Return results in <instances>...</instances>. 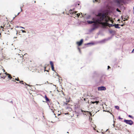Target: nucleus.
<instances>
[{"label": "nucleus", "mask_w": 134, "mask_h": 134, "mask_svg": "<svg viewBox=\"0 0 134 134\" xmlns=\"http://www.w3.org/2000/svg\"><path fill=\"white\" fill-rule=\"evenodd\" d=\"M96 16L98 17L97 18V28L99 26V24L102 25L104 27L107 26L108 23L109 21L113 23V21L109 19L105 13H99Z\"/></svg>", "instance_id": "1"}, {"label": "nucleus", "mask_w": 134, "mask_h": 134, "mask_svg": "<svg viewBox=\"0 0 134 134\" xmlns=\"http://www.w3.org/2000/svg\"><path fill=\"white\" fill-rule=\"evenodd\" d=\"M92 21H88L87 22L89 24H92L93 23V28L92 29L93 30H94L95 29L97 28V18H92Z\"/></svg>", "instance_id": "2"}, {"label": "nucleus", "mask_w": 134, "mask_h": 134, "mask_svg": "<svg viewBox=\"0 0 134 134\" xmlns=\"http://www.w3.org/2000/svg\"><path fill=\"white\" fill-rule=\"evenodd\" d=\"M124 121L126 124H129L130 125H132L133 123V122L131 120H124Z\"/></svg>", "instance_id": "3"}, {"label": "nucleus", "mask_w": 134, "mask_h": 134, "mask_svg": "<svg viewBox=\"0 0 134 134\" xmlns=\"http://www.w3.org/2000/svg\"><path fill=\"white\" fill-rule=\"evenodd\" d=\"M98 91H102V90H106V88L104 86H101L99 87L98 88Z\"/></svg>", "instance_id": "4"}, {"label": "nucleus", "mask_w": 134, "mask_h": 134, "mask_svg": "<svg viewBox=\"0 0 134 134\" xmlns=\"http://www.w3.org/2000/svg\"><path fill=\"white\" fill-rule=\"evenodd\" d=\"M83 42V39H81L80 41L77 42H76V44L78 46H80L81 45Z\"/></svg>", "instance_id": "5"}, {"label": "nucleus", "mask_w": 134, "mask_h": 134, "mask_svg": "<svg viewBox=\"0 0 134 134\" xmlns=\"http://www.w3.org/2000/svg\"><path fill=\"white\" fill-rule=\"evenodd\" d=\"M50 64L51 65L52 69L53 71H55L54 70V64L53 62L51 61H50Z\"/></svg>", "instance_id": "6"}, {"label": "nucleus", "mask_w": 134, "mask_h": 134, "mask_svg": "<svg viewBox=\"0 0 134 134\" xmlns=\"http://www.w3.org/2000/svg\"><path fill=\"white\" fill-rule=\"evenodd\" d=\"M7 26H5V25H4L3 26H1L0 27V30L4 31V29H6V27Z\"/></svg>", "instance_id": "7"}, {"label": "nucleus", "mask_w": 134, "mask_h": 134, "mask_svg": "<svg viewBox=\"0 0 134 134\" xmlns=\"http://www.w3.org/2000/svg\"><path fill=\"white\" fill-rule=\"evenodd\" d=\"M122 0H115V2L119 5H120V3L122 2Z\"/></svg>", "instance_id": "8"}, {"label": "nucleus", "mask_w": 134, "mask_h": 134, "mask_svg": "<svg viewBox=\"0 0 134 134\" xmlns=\"http://www.w3.org/2000/svg\"><path fill=\"white\" fill-rule=\"evenodd\" d=\"M72 11L71 9H70V10L69 11V13L72 15H73L74 13L76 14L77 12H72Z\"/></svg>", "instance_id": "9"}, {"label": "nucleus", "mask_w": 134, "mask_h": 134, "mask_svg": "<svg viewBox=\"0 0 134 134\" xmlns=\"http://www.w3.org/2000/svg\"><path fill=\"white\" fill-rule=\"evenodd\" d=\"M120 25L119 24H115L114 25V26H115V27L116 28H119V29L120 28V27H119V26Z\"/></svg>", "instance_id": "10"}, {"label": "nucleus", "mask_w": 134, "mask_h": 134, "mask_svg": "<svg viewBox=\"0 0 134 134\" xmlns=\"http://www.w3.org/2000/svg\"><path fill=\"white\" fill-rule=\"evenodd\" d=\"M44 98H45L46 102H47L49 101V99L47 98L46 95H45V96Z\"/></svg>", "instance_id": "11"}, {"label": "nucleus", "mask_w": 134, "mask_h": 134, "mask_svg": "<svg viewBox=\"0 0 134 134\" xmlns=\"http://www.w3.org/2000/svg\"><path fill=\"white\" fill-rule=\"evenodd\" d=\"M107 26H108L109 27H113L114 26V25L112 24H110L108 23Z\"/></svg>", "instance_id": "12"}, {"label": "nucleus", "mask_w": 134, "mask_h": 134, "mask_svg": "<svg viewBox=\"0 0 134 134\" xmlns=\"http://www.w3.org/2000/svg\"><path fill=\"white\" fill-rule=\"evenodd\" d=\"M16 80H17V81H19V83H20L21 82H23V81H20L19 80V79L18 77L17 78H15V81Z\"/></svg>", "instance_id": "13"}, {"label": "nucleus", "mask_w": 134, "mask_h": 134, "mask_svg": "<svg viewBox=\"0 0 134 134\" xmlns=\"http://www.w3.org/2000/svg\"><path fill=\"white\" fill-rule=\"evenodd\" d=\"M7 75H8V78H9L10 80V79L12 77L11 75L9 74Z\"/></svg>", "instance_id": "14"}, {"label": "nucleus", "mask_w": 134, "mask_h": 134, "mask_svg": "<svg viewBox=\"0 0 134 134\" xmlns=\"http://www.w3.org/2000/svg\"><path fill=\"white\" fill-rule=\"evenodd\" d=\"M128 117H130V118H132V119H134V117L133 116H132L131 115H128Z\"/></svg>", "instance_id": "15"}, {"label": "nucleus", "mask_w": 134, "mask_h": 134, "mask_svg": "<svg viewBox=\"0 0 134 134\" xmlns=\"http://www.w3.org/2000/svg\"><path fill=\"white\" fill-rule=\"evenodd\" d=\"M10 80H11L12 81H15V79H14L12 77H11V78L10 79Z\"/></svg>", "instance_id": "16"}, {"label": "nucleus", "mask_w": 134, "mask_h": 134, "mask_svg": "<svg viewBox=\"0 0 134 134\" xmlns=\"http://www.w3.org/2000/svg\"><path fill=\"white\" fill-rule=\"evenodd\" d=\"M83 99H84V101L86 100L88 102L89 101V100H87V98H84Z\"/></svg>", "instance_id": "17"}, {"label": "nucleus", "mask_w": 134, "mask_h": 134, "mask_svg": "<svg viewBox=\"0 0 134 134\" xmlns=\"http://www.w3.org/2000/svg\"><path fill=\"white\" fill-rule=\"evenodd\" d=\"M115 107L117 109H119V107L118 106H115Z\"/></svg>", "instance_id": "18"}, {"label": "nucleus", "mask_w": 134, "mask_h": 134, "mask_svg": "<svg viewBox=\"0 0 134 134\" xmlns=\"http://www.w3.org/2000/svg\"><path fill=\"white\" fill-rule=\"evenodd\" d=\"M99 102V101H96L95 102V103H96L97 105Z\"/></svg>", "instance_id": "19"}, {"label": "nucleus", "mask_w": 134, "mask_h": 134, "mask_svg": "<svg viewBox=\"0 0 134 134\" xmlns=\"http://www.w3.org/2000/svg\"><path fill=\"white\" fill-rule=\"evenodd\" d=\"M80 14V13L79 14V13H78V14H76V15L78 17H79V16Z\"/></svg>", "instance_id": "20"}, {"label": "nucleus", "mask_w": 134, "mask_h": 134, "mask_svg": "<svg viewBox=\"0 0 134 134\" xmlns=\"http://www.w3.org/2000/svg\"><path fill=\"white\" fill-rule=\"evenodd\" d=\"M116 10H117V11H118V12H121L120 11V10H119L118 9V8H117V9H116Z\"/></svg>", "instance_id": "21"}, {"label": "nucleus", "mask_w": 134, "mask_h": 134, "mask_svg": "<svg viewBox=\"0 0 134 134\" xmlns=\"http://www.w3.org/2000/svg\"><path fill=\"white\" fill-rule=\"evenodd\" d=\"M21 31H22V32H26L24 30H21Z\"/></svg>", "instance_id": "22"}, {"label": "nucleus", "mask_w": 134, "mask_h": 134, "mask_svg": "<svg viewBox=\"0 0 134 134\" xmlns=\"http://www.w3.org/2000/svg\"><path fill=\"white\" fill-rule=\"evenodd\" d=\"M46 67H44V69H45V71H47L48 72H49L48 70H45V69H46Z\"/></svg>", "instance_id": "23"}, {"label": "nucleus", "mask_w": 134, "mask_h": 134, "mask_svg": "<svg viewBox=\"0 0 134 134\" xmlns=\"http://www.w3.org/2000/svg\"><path fill=\"white\" fill-rule=\"evenodd\" d=\"M91 103H92V104H94V103H95V102L91 101Z\"/></svg>", "instance_id": "24"}, {"label": "nucleus", "mask_w": 134, "mask_h": 134, "mask_svg": "<svg viewBox=\"0 0 134 134\" xmlns=\"http://www.w3.org/2000/svg\"><path fill=\"white\" fill-rule=\"evenodd\" d=\"M98 0H95V1H93V2H98Z\"/></svg>", "instance_id": "25"}, {"label": "nucleus", "mask_w": 134, "mask_h": 134, "mask_svg": "<svg viewBox=\"0 0 134 134\" xmlns=\"http://www.w3.org/2000/svg\"><path fill=\"white\" fill-rule=\"evenodd\" d=\"M5 74L6 75H8L9 74L8 73H7V72H6L5 73Z\"/></svg>", "instance_id": "26"}, {"label": "nucleus", "mask_w": 134, "mask_h": 134, "mask_svg": "<svg viewBox=\"0 0 134 134\" xmlns=\"http://www.w3.org/2000/svg\"><path fill=\"white\" fill-rule=\"evenodd\" d=\"M119 119H122L120 117H119Z\"/></svg>", "instance_id": "27"}, {"label": "nucleus", "mask_w": 134, "mask_h": 134, "mask_svg": "<svg viewBox=\"0 0 134 134\" xmlns=\"http://www.w3.org/2000/svg\"><path fill=\"white\" fill-rule=\"evenodd\" d=\"M108 69H109V68H110V66H108Z\"/></svg>", "instance_id": "28"}, {"label": "nucleus", "mask_w": 134, "mask_h": 134, "mask_svg": "<svg viewBox=\"0 0 134 134\" xmlns=\"http://www.w3.org/2000/svg\"><path fill=\"white\" fill-rule=\"evenodd\" d=\"M79 4H80L79 3L77 4L76 5V6H77V5H79Z\"/></svg>", "instance_id": "29"}, {"label": "nucleus", "mask_w": 134, "mask_h": 134, "mask_svg": "<svg viewBox=\"0 0 134 134\" xmlns=\"http://www.w3.org/2000/svg\"><path fill=\"white\" fill-rule=\"evenodd\" d=\"M124 24H122V25H121V26H124Z\"/></svg>", "instance_id": "30"}, {"label": "nucleus", "mask_w": 134, "mask_h": 134, "mask_svg": "<svg viewBox=\"0 0 134 134\" xmlns=\"http://www.w3.org/2000/svg\"><path fill=\"white\" fill-rule=\"evenodd\" d=\"M51 110H52V112L53 113H54V110L53 109H51Z\"/></svg>", "instance_id": "31"}, {"label": "nucleus", "mask_w": 134, "mask_h": 134, "mask_svg": "<svg viewBox=\"0 0 134 134\" xmlns=\"http://www.w3.org/2000/svg\"><path fill=\"white\" fill-rule=\"evenodd\" d=\"M1 78H3L4 79L5 78V77H4V76H3V77H1Z\"/></svg>", "instance_id": "32"}, {"label": "nucleus", "mask_w": 134, "mask_h": 134, "mask_svg": "<svg viewBox=\"0 0 134 134\" xmlns=\"http://www.w3.org/2000/svg\"><path fill=\"white\" fill-rule=\"evenodd\" d=\"M134 51V49H133V51L132 52V53H133Z\"/></svg>", "instance_id": "33"}, {"label": "nucleus", "mask_w": 134, "mask_h": 134, "mask_svg": "<svg viewBox=\"0 0 134 134\" xmlns=\"http://www.w3.org/2000/svg\"><path fill=\"white\" fill-rule=\"evenodd\" d=\"M3 71H4V72H5V70H4V69H3Z\"/></svg>", "instance_id": "34"}, {"label": "nucleus", "mask_w": 134, "mask_h": 134, "mask_svg": "<svg viewBox=\"0 0 134 134\" xmlns=\"http://www.w3.org/2000/svg\"><path fill=\"white\" fill-rule=\"evenodd\" d=\"M81 111H82V112H83V111H83V110H82V109L81 110Z\"/></svg>", "instance_id": "35"}, {"label": "nucleus", "mask_w": 134, "mask_h": 134, "mask_svg": "<svg viewBox=\"0 0 134 134\" xmlns=\"http://www.w3.org/2000/svg\"><path fill=\"white\" fill-rule=\"evenodd\" d=\"M21 11H22V9L21 8Z\"/></svg>", "instance_id": "36"}, {"label": "nucleus", "mask_w": 134, "mask_h": 134, "mask_svg": "<svg viewBox=\"0 0 134 134\" xmlns=\"http://www.w3.org/2000/svg\"><path fill=\"white\" fill-rule=\"evenodd\" d=\"M21 27L22 28H23V29H24V28L23 27Z\"/></svg>", "instance_id": "37"}, {"label": "nucleus", "mask_w": 134, "mask_h": 134, "mask_svg": "<svg viewBox=\"0 0 134 134\" xmlns=\"http://www.w3.org/2000/svg\"><path fill=\"white\" fill-rule=\"evenodd\" d=\"M90 43H88L87 44H90Z\"/></svg>", "instance_id": "38"}, {"label": "nucleus", "mask_w": 134, "mask_h": 134, "mask_svg": "<svg viewBox=\"0 0 134 134\" xmlns=\"http://www.w3.org/2000/svg\"><path fill=\"white\" fill-rule=\"evenodd\" d=\"M1 73H0V75H1Z\"/></svg>", "instance_id": "39"}, {"label": "nucleus", "mask_w": 134, "mask_h": 134, "mask_svg": "<svg viewBox=\"0 0 134 134\" xmlns=\"http://www.w3.org/2000/svg\"><path fill=\"white\" fill-rule=\"evenodd\" d=\"M16 83H19V82H16Z\"/></svg>", "instance_id": "40"}, {"label": "nucleus", "mask_w": 134, "mask_h": 134, "mask_svg": "<svg viewBox=\"0 0 134 134\" xmlns=\"http://www.w3.org/2000/svg\"><path fill=\"white\" fill-rule=\"evenodd\" d=\"M35 2H36V1H35Z\"/></svg>", "instance_id": "41"}, {"label": "nucleus", "mask_w": 134, "mask_h": 134, "mask_svg": "<svg viewBox=\"0 0 134 134\" xmlns=\"http://www.w3.org/2000/svg\"><path fill=\"white\" fill-rule=\"evenodd\" d=\"M125 20H124V21H125Z\"/></svg>", "instance_id": "42"}]
</instances>
